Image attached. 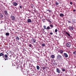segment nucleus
I'll use <instances>...</instances> for the list:
<instances>
[{"label":"nucleus","mask_w":76,"mask_h":76,"mask_svg":"<svg viewBox=\"0 0 76 76\" xmlns=\"http://www.w3.org/2000/svg\"><path fill=\"white\" fill-rule=\"evenodd\" d=\"M43 27L44 28V29H42L43 31H44V30H45V29H47V30H48L50 29H51V28H50L49 26H48L47 28H46V26L44 25L43 26Z\"/></svg>","instance_id":"1"},{"label":"nucleus","mask_w":76,"mask_h":76,"mask_svg":"<svg viewBox=\"0 0 76 76\" xmlns=\"http://www.w3.org/2000/svg\"><path fill=\"white\" fill-rule=\"evenodd\" d=\"M57 58L58 60H60L62 59L63 57H62V56L60 55H58L57 56Z\"/></svg>","instance_id":"2"},{"label":"nucleus","mask_w":76,"mask_h":76,"mask_svg":"<svg viewBox=\"0 0 76 76\" xmlns=\"http://www.w3.org/2000/svg\"><path fill=\"white\" fill-rule=\"evenodd\" d=\"M66 46L67 47L70 48V46H71V43L69 42L66 43Z\"/></svg>","instance_id":"3"},{"label":"nucleus","mask_w":76,"mask_h":76,"mask_svg":"<svg viewBox=\"0 0 76 76\" xmlns=\"http://www.w3.org/2000/svg\"><path fill=\"white\" fill-rule=\"evenodd\" d=\"M31 41L33 43H36V39L35 38H33L31 39Z\"/></svg>","instance_id":"4"},{"label":"nucleus","mask_w":76,"mask_h":76,"mask_svg":"<svg viewBox=\"0 0 76 76\" xmlns=\"http://www.w3.org/2000/svg\"><path fill=\"white\" fill-rule=\"evenodd\" d=\"M12 4H13V5L14 6H16L18 5V3H17V2H13L12 3Z\"/></svg>","instance_id":"5"},{"label":"nucleus","mask_w":76,"mask_h":76,"mask_svg":"<svg viewBox=\"0 0 76 76\" xmlns=\"http://www.w3.org/2000/svg\"><path fill=\"white\" fill-rule=\"evenodd\" d=\"M46 20L48 21V22H50V23H51L52 22H51V20L50 19H47L46 18Z\"/></svg>","instance_id":"6"},{"label":"nucleus","mask_w":76,"mask_h":76,"mask_svg":"<svg viewBox=\"0 0 76 76\" xmlns=\"http://www.w3.org/2000/svg\"><path fill=\"white\" fill-rule=\"evenodd\" d=\"M11 18L12 20H15V16H14L11 15Z\"/></svg>","instance_id":"7"},{"label":"nucleus","mask_w":76,"mask_h":76,"mask_svg":"<svg viewBox=\"0 0 76 76\" xmlns=\"http://www.w3.org/2000/svg\"><path fill=\"white\" fill-rule=\"evenodd\" d=\"M5 60H8V58H8V56H7V54H5Z\"/></svg>","instance_id":"8"},{"label":"nucleus","mask_w":76,"mask_h":76,"mask_svg":"<svg viewBox=\"0 0 76 76\" xmlns=\"http://www.w3.org/2000/svg\"><path fill=\"white\" fill-rule=\"evenodd\" d=\"M56 72H58V73H60V71L59 69L58 68H56Z\"/></svg>","instance_id":"9"},{"label":"nucleus","mask_w":76,"mask_h":76,"mask_svg":"<svg viewBox=\"0 0 76 76\" xmlns=\"http://www.w3.org/2000/svg\"><path fill=\"white\" fill-rule=\"evenodd\" d=\"M63 52H64V51L63 50H60L59 51V53H60V54H61L63 53Z\"/></svg>","instance_id":"10"},{"label":"nucleus","mask_w":76,"mask_h":76,"mask_svg":"<svg viewBox=\"0 0 76 76\" xmlns=\"http://www.w3.org/2000/svg\"><path fill=\"white\" fill-rule=\"evenodd\" d=\"M64 55L65 57H68V55L66 53H64Z\"/></svg>","instance_id":"11"},{"label":"nucleus","mask_w":76,"mask_h":76,"mask_svg":"<svg viewBox=\"0 0 76 76\" xmlns=\"http://www.w3.org/2000/svg\"><path fill=\"white\" fill-rule=\"evenodd\" d=\"M66 34H67V35H68V37H70L71 38H72V37L71 36H70V35L68 32H66Z\"/></svg>","instance_id":"12"},{"label":"nucleus","mask_w":76,"mask_h":76,"mask_svg":"<svg viewBox=\"0 0 76 76\" xmlns=\"http://www.w3.org/2000/svg\"><path fill=\"white\" fill-rule=\"evenodd\" d=\"M4 13L5 15H9V14L8 13H7V11H4Z\"/></svg>","instance_id":"13"},{"label":"nucleus","mask_w":76,"mask_h":76,"mask_svg":"<svg viewBox=\"0 0 76 76\" xmlns=\"http://www.w3.org/2000/svg\"><path fill=\"white\" fill-rule=\"evenodd\" d=\"M15 37H16V39H17V40H18V41H19V37H18V36H15Z\"/></svg>","instance_id":"14"},{"label":"nucleus","mask_w":76,"mask_h":76,"mask_svg":"<svg viewBox=\"0 0 76 76\" xmlns=\"http://www.w3.org/2000/svg\"><path fill=\"white\" fill-rule=\"evenodd\" d=\"M36 67L37 70H39L40 69V67H39V66L38 65Z\"/></svg>","instance_id":"15"},{"label":"nucleus","mask_w":76,"mask_h":76,"mask_svg":"<svg viewBox=\"0 0 76 76\" xmlns=\"http://www.w3.org/2000/svg\"><path fill=\"white\" fill-rule=\"evenodd\" d=\"M27 22L28 23L31 22V20L30 19H28L27 20Z\"/></svg>","instance_id":"16"},{"label":"nucleus","mask_w":76,"mask_h":76,"mask_svg":"<svg viewBox=\"0 0 76 76\" xmlns=\"http://www.w3.org/2000/svg\"><path fill=\"white\" fill-rule=\"evenodd\" d=\"M60 17H63V16H64V14L62 13H61L60 14Z\"/></svg>","instance_id":"17"},{"label":"nucleus","mask_w":76,"mask_h":76,"mask_svg":"<svg viewBox=\"0 0 76 76\" xmlns=\"http://www.w3.org/2000/svg\"><path fill=\"white\" fill-rule=\"evenodd\" d=\"M69 28L70 29V30H72V31L73 30V28L72 27L69 26Z\"/></svg>","instance_id":"18"},{"label":"nucleus","mask_w":76,"mask_h":76,"mask_svg":"<svg viewBox=\"0 0 76 76\" xmlns=\"http://www.w3.org/2000/svg\"><path fill=\"white\" fill-rule=\"evenodd\" d=\"M50 27L51 28H53V25H52V24L50 25Z\"/></svg>","instance_id":"19"},{"label":"nucleus","mask_w":76,"mask_h":76,"mask_svg":"<svg viewBox=\"0 0 76 76\" xmlns=\"http://www.w3.org/2000/svg\"><path fill=\"white\" fill-rule=\"evenodd\" d=\"M55 56L54 55H52L51 56V58H54L55 57Z\"/></svg>","instance_id":"20"},{"label":"nucleus","mask_w":76,"mask_h":76,"mask_svg":"<svg viewBox=\"0 0 76 76\" xmlns=\"http://www.w3.org/2000/svg\"><path fill=\"white\" fill-rule=\"evenodd\" d=\"M73 54L75 55H76V51H75L74 52H73Z\"/></svg>","instance_id":"21"},{"label":"nucleus","mask_w":76,"mask_h":76,"mask_svg":"<svg viewBox=\"0 0 76 76\" xmlns=\"http://www.w3.org/2000/svg\"><path fill=\"white\" fill-rule=\"evenodd\" d=\"M42 47H44V46H45V44L44 43L42 44Z\"/></svg>","instance_id":"22"},{"label":"nucleus","mask_w":76,"mask_h":76,"mask_svg":"<svg viewBox=\"0 0 76 76\" xmlns=\"http://www.w3.org/2000/svg\"><path fill=\"white\" fill-rule=\"evenodd\" d=\"M6 35L7 36H9V33H6Z\"/></svg>","instance_id":"23"},{"label":"nucleus","mask_w":76,"mask_h":76,"mask_svg":"<svg viewBox=\"0 0 76 76\" xmlns=\"http://www.w3.org/2000/svg\"><path fill=\"white\" fill-rule=\"evenodd\" d=\"M59 3H57V2H56L55 4L56 6H57V5H58Z\"/></svg>","instance_id":"24"},{"label":"nucleus","mask_w":76,"mask_h":76,"mask_svg":"<svg viewBox=\"0 0 76 76\" xmlns=\"http://www.w3.org/2000/svg\"><path fill=\"white\" fill-rule=\"evenodd\" d=\"M0 17L1 18H2L3 17V15L2 14H0Z\"/></svg>","instance_id":"25"},{"label":"nucleus","mask_w":76,"mask_h":76,"mask_svg":"<svg viewBox=\"0 0 76 76\" xmlns=\"http://www.w3.org/2000/svg\"><path fill=\"white\" fill-rule=\"evenodd\" d=\"M4 56V54H3V53H0V56Z\"/></svg>","instance_id":"26"},{"label":"nucleus","mask_w":76,"mask_h":76,"mask_svg":"<svg viewBox=\"0 0 76 76\" xmlns=\"http://www.w3.org/2000/svg\"><path fill=\"white\" fill-rule=\"evenodd\" d=\"M58 31V30H57V29H55V32H57Z\"/></svg>","instance_id":"27"},{"label":"nucleus","mask_w":76,"mask_h":76,"mask_svg":"<svg viewBox=\"0 0 76 76\" xmlns=\"http://www.w3.org/2000/svg\"><path fill=\"white\" fill-rule=\"evenodd\" d=\"M28 46L29 47H32V45H31V44L28 45Z\"/></svg>","instance_id":"28"},{"label":"nucleus","mask_w":76,"mask_h":76,"mask_svg":"<svg viewBox=\"0 0 76 76\" xmlns=\"http://www.w3.org/2000/svg\"><path fill=\"white\" fill-rule=\"evenodd\" d=\"M18 45H20L21 44V43L20 42H18Z\"/></svg>","instance_id":"29"},{"label":"nucleus","mask_w":76,"mask_h":76,"mask_svg":"<svg viewBox=\"0 0 76 76\" xmlns=\"http://www.w3.org/2000/svg\"><path fill=\"white\" fill-rule=\"evenodd\" d=\"M63 72H64V71H65L66 70V69H62Z\"/></svg>","instance_id":"30"},{"label":"nucleus","mask_w":76,"mask_h":76,"mask_svg":"<svg viewBox=\"0 0 76 76\" xmlns=\"http://www.w3.org/2000/svg\"><path fill=\"white\" fill-rule=\"evenodd\" d=\"M43 70H44V69H45V67H43L42 68Z\"/></svg>","instance_id":"31"},{"label":"nucleus","mask_w":76,"mask_h":76,"mask_svg":"<svg viewBox=\"0 0 76 76\" xmlns=\"http://www.w3.org/2000/svg\"><path fill=\"white\" fill-rule=\"evenodd\" d=\"M47 11H48L49 13H50V10H47Z\"/></svg>","instance_id":"32"},{"label":"nucleus","mask_w":76,"mask_h":76,"mask_svg":"<svg viewBox=\"0 0 76 76\" xmlns=\"http://www.w3.org/2000/svg\"><path fill=\"white\" fill-rule=\"evenodd\" d=\"M70 4L72 5V4H73V3H72V2H70Z\"/></svg>","instance_id":"33"},{"label":"nucleus","mask_w":76,"mask_h":76,"mask_svg":"<svg viewBox=\"0 0 76 76\" xmlns=\"http://www.w3.org/2000/svg\"><path fill=\"white\" fill-rule=\"evenodd\" d=\"M50 35H53V33H52V32H50Z\"/></svg>","instance_id":"34"},{"label":"nucleus","mask_w":76,"mask_h":76,"mask_svg":"<svg viewBox=\"0 0 76 76\" xmlns=\"http://www.w3.org/2000/svg\"><path fill=\"white\" fill-rule=\"evenodd\" d=\"M76 11V10H73V12H75Z\"/></svg>","instance_id":"35"},{"label":"nucleus","mask_w":76,"mask_h":76,"mask_svg":"<svg viewBox=\"0 0 76 76\" xmlns=\"http://www.w3.org/2000/svg\"><path fill=\"white\" fill-rule=\"evenodd\" d=\"M68 23H71V21H68Z\"/></svg>","instance_id":"36"},{"label":"nucleus","mask_w":76,"mask_h":76,"mask_svg":"<svg viewBox=\"0 0 76 76\" xmlns=\"http://www.w3.org/2000/svg\"><path fill=\"white\" fill-rule=\"evenodd\" d=\"M5 57V55L4 56V55L3 56H2V57H3V58H4Z\"/></svg>","instance_id":"37"},{"label":"nucleus","mask_w":76,"mask_h":76,"mask_svg":"<svg viewBox=\"0 0 76 76\" xmlns=\"http://www.w3.org/2000/svg\"><path fill=\"white\" fill-rule=\"evenodd\" d=\"M22 7L21 6H20V9H22Z\"/></svg>","instance_id":"38"},{"label":"nucleus","mask_w":76,"mask_h":76,"mask_svg":"<svg viewBox=\"0 0 76 76\" xmlns=\"http://www.w3.org/2000/svg\"><path fill=\"white\" fill-rule=\"evenodd\" d=\"M26 15H28V14L27 13H26Z\"/></svg>","instance_id":"39"},{"label":"nucleus","mask_w":76,"mask_h":76,"mask_svg":"<svg viewBox=\"0 0 76 76\" xmlns=\"http://www.w3.org/2000/svg\"><path fill=\"white\" fill-rule=\"evenodd\" d=\"M31 8H32V9H33V7H32V6H31Z\"/></svg>","instance_id":"40"},{"label":"nucleus","mask_w":76,"mask_h":76,"mask_svg":"<svg viewBox=\"0 0 76 76\" xmlns=\"http://www.w3.org/2000/svg\"><path fill=\"white\" fill-rule=\"evenodd\" d=\"M30 18V17H28V18Z\"/></svg>","instance_id":"41"}]
</instances>
